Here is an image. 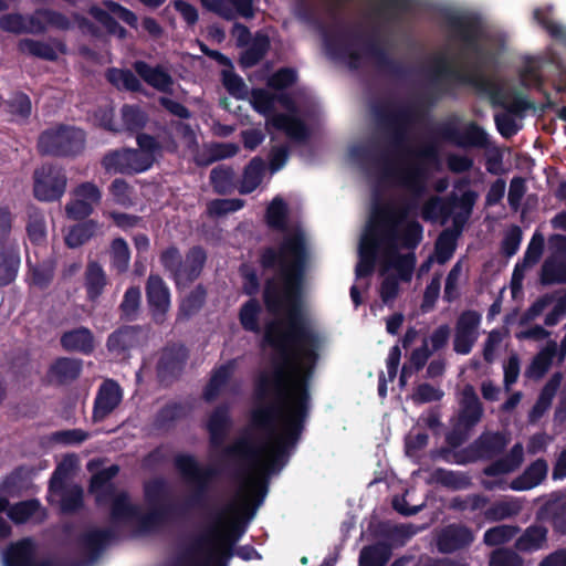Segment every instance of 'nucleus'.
<instances>
[{
	"mask_svg": "<svg viewBox=\"0 0 566 566\" xmlns=\"http://www.w3.org/2000/svg\"><path fill=\"white\" fill-rule=\"evenodd\" d=\"M307 260L305 238H283L277 248L264 247L258 262L264 272L277 276L264 282L262 298L272 315L285 313L264 326L263 342L276 353L272 370L261 371L254 379L253 395L258 402L270 396L274 402L262 403L251 411L254 428L274 433L279 419L282 430L275 437L265 473L280 471L289 452L298 442L311 409L310 381L319 358V335L312 328L303 304V284Z\"/></svg>",
	"mask_w": 566,
	"mask_h": 566,
	"instance_id": "nucleus-1",
	"label": "nucleus"
},
{
	"mask_svg": "<svg viewBox=\"0 0 566 566\" xmlns=\"http://www.w3.org/2000/svg\"><path fill=\"white\" fill-rule=\"evenodd\" d=\"M446 25L451 39L461 43L455 55L459 66L451 65L444 56L434 59V67L430 72V82L439 96L452 95L453 86H470L479 94L490 97L493 106L506 107L505 92L501 84L486 75V71L495 63L494 54L481 44L484 36L482 20L476 14L448 13Z\"/></svg>",
	"mask_w": 566,
	"mask_h": 566,
	"instance_id": "nucleus-2",
	"label": "nucleus"
},
{
	"mask_svg": "<svg viewBox=\"0 0 566 566\" xmlns=\"http://www.w3.org/2000/svg\"><path fill=\"white\" fill-rule=\"evenodd\" d=\"M384 169V176L410 192V197L401 201L399 206H377L373 212V226L384 241H400V245L408 250H415L423 238V227L417 220H408L419 208V200L426 192L427 170L419 164H410L405 168L392 165L387 154L379 157Z\"/></svg>",
	"mask_w": 566,
	"mask_h": 566,
	"instance_id": "nucleus-3",
	"label": "nucleus"
},
{
	"mask_svg": "<svg viewBox=\"0 0 566 566\" xmlns=\"http://www.w3.org/2000/svg\"><path fill=\"white\" fill-rule=\"evenodd\" d=\"M244 485L248 492L241 495L240 502L232 501L217 510L212 514L214 526L207 535L198 538L192 547L193 551L201 552L213 544L208 562L216 566H228L234 544L245 532V523L254 516L266 496L265 479L249 478Z\"/></svg>",
	"mask_w": 566,
	"mask_h": 566,
	"instance_id": "nucleus-4",
	"label": "nucleus"
},
{
	"mask_svg": "<svg viewBox=\"0 0 566 566\" xmlns=\"http://www.w3.org/2000/svg\"><path fill=\"white\" fill-rule=\"evenodd\" d=\"M232 427L230 406L218 405L209 415L206 429L209 433V446L211 449L222 448V458L240 467L238 476L260 467L262 449L249 436L237 438L231 444L223 447V443Z\"/></svg>",
	"mask_w": 566,
	"mask_h": 566,
	"instance_id": "nucleus-5",
	"label": "nucleus"
},
{
	"mask_svg": "<svg viewBox=\"0 0 566 566\" xmlns=\"http://www.w3.org/2000/svg\"><path fill=\"white\" fill-rule=\"evenodd\" d=\"M373 113L378 126L386 134L388 145L394 154L413 155L430 163L438 160V149L433 145H427L417 151H412L407 146L409 127L418 116L413 106L382 102L374 105Z\"/></svg>",
	"mask_w": 566,
	"mask_h": 566,
	"instance_id": "nucleus-6",
	"label": "nucleus"
},
{
	"mask_svg": "<svg viewBox=\"0 0 566 566\" xmlns=\"http://www.w3.org/2000/svg\"><path fill=\"white\" fill-rule=\"evenodd\" d=\"M174 467L186 484L190 486V492L185 499V506L193 510L210 507L212 482L220 475L219 469L213 465H202L190 453L176 454Z\"/></svg>",
	"mask_w": 566,
	"mask_h": 566,
	"instance_id": "nucleus-7",
	"label": "nucleus"
},
{
	"mask_svg": "<svg viewBox=\"0 0 566 566\" xmlns=\"http://www.w3.org/2000/svg\"><path fill=\"white\" fill-rule=\"evenodd\" d=\"M207 261V252L201 245H193L182 258L180 250L170 245L161 251L159 262L177 290L185 289L193 283L202 273Z\"/></svg>",
	"mask_w": 566,
	"mask_h": 566,
	"instance_id": "nucleus-8",
	"label": "nucleus"
},
{
	"mask_svg": "<svg viewBox=\"0 0 566 566\" xmlns=\"http://www.w3.org/2000/svg\"><path fill=\"white\" fill-rule=\"evenodd\" d=\"M462 123V115L450 113L433 126L431 133L434 138L458 148H485L489 144L485 129L474 120L468 122L461 129Z\"/></svg>",
	"mask_w": 566,
	"mask_h": 566,
	"instance_id": "nucleus-9",
	"label": "nucleus"
},
{
	"mask_svg": "<svg viewBox=\"0 0 566 566\" xmlns=\"http://www.w3.org/2000/svg\"><path fill=\"white\" fill-rule=\"evenodd\" d=\"M85 143L86 134L83 129L60 124L40 134L36 148L42 156L73 158L84 150Z\"/></svg>",
	"mask_w": 566,
	"mask_h": 566,
	"instance_id": "nucleus-10",
	"label": "nucleus"
},
{
	"mask_svg": "<svg viewBox=\"0 0 566 566\" xmlns=\"http://www.w3.org/2000/svg\"><path fill=\"white\" fill-rule=\"evenodd\" d=\"M510 438L501 431H484L468 447L452 452V461L459 465L474 463L480 460L490 461L501 455Z\"/></svg>",
	"mask_w": 566,
	"mask_h": 566,
	"instance_id": "nucleus-11",
	"label": "nucleus"
},
{
	"mask_svg": "<svg viewBox=\"0 0 566 566\" xmlns=\"http://www.w3.org/2000/svg\"><path fill=\"white\" fill-rule=\"evenodd\" d=\"M72 467V458L65 459L57 464L49 481V492L60 496V511L64 515L75 514L84 506L82 486L78 484H66Z\"/></svg>",
	"mask_w": 566,
	"mask_h": 566,
	"instance_id": "nucleus-12",
	"label": "nucleus"
},
{
	"mask_svg": "<svg viewBox=\"0 0 566 566\" xmlns=\"http://www.w3.org/2000/svg\"><path fill=\"white\" fill-rule=\"evenodd\" d=\"M144 499L148 507H153L155 512H159L161 521L165 525L181 517L189 510L181 505H176L168 500L170 499V486L165 478H154L144 483Z\"/></svg>",
	"mask_w": 566,
	"mask_h": 566,
	"instance_id": "nucleus-13",
	"label": "nucleus"
},
{
	"mask_svg": "<svg viewBox=\"0 0 566 566\" xmlns=\"http://www.w3.org/2000/svg\"><path fill=\"white\" fill-rule=\"evenodd\" d=\"M231 33L235 38L237 46L244 48L249 45L239 57V64L242 69H251L258 65L270 51L271 41L263 31H256L252 38L247 25L235 22Z\"/></svg>",
	"mask_w": 566,
	"mask_h": 566,
	"instance_id": "nucleus-14",
	"label": "nucleus"
},
{
	"mask_svg": "<svg viewBox=\"0 0 566 566\" xmlns=\"http://www.w3.org/2000/svg\"><path fill=\"white\" fill-rule=\"evenodd\" d=\"M33 195L40 201L53 202L62 198L66 189V174L55 165H42L35 169Z\"/></svg>",
	"mask_w": 566,
	"mask_h": 566,
	"instance_id": "nucleus-15",
	"label": "nucleus"
},
{
	"mask_svg": "<svg viewBox=\"0 0 566 566\" xmlns=\"http://www.w3.org/2000/svg\"><path fill=\"white\" fill-rule=\"evenodd\" d=\"M189 350L182 343H167L160 350L156 364V375L158 381L164 386H169L176 381L182 374Z\"/></svg>",
	"mask_w": 566,
	"mask_h": 566,
	"instance_id": "nucleus-16",
	"label": "nucleus"
},
{
	"mask_svg": "<svg viewBox=\"0 0 566 566\" xmlns=\"http://www.w3.org/2000/svg\"><path fill=\"white\" fill-rule=\"evenodd\" d=\"M102 166L107 172L132 176L150 169L151 161L137 149L122 148L106 153Z\"/></svg>",
	"mask_w": 566,
	"mask_h": 566,
	"instance_id": "nucleus-17",
	"label": "nucleus"
},
{
	"mask_svg": "<svg viewBox=\"0 0 566 566\" xmlns=\"http://www.w3.org/2000/svg\"><path fill=\"white\" fill-rule=\"evenodd\" d=\"M364 52L370 57L376 67L387 75L403 80L410 74L409 67L400 60L394 59L379 41L376 31L364 41Z\"/></svg>",
	"mask_w": 566,
	"mask_h": 566,
	"instance_id": "nucleus-18",
	"label": "nucleus"
},
{
	"mask_svg": "<svg viewBox=\"0 0 566 566\" xmlns=\"http://www.w3.org/2000/svg\"><path fill=\"white\" fill-rule=\"evenodd\" d=\"M146 301L149 314L155 324L161 325L170 310V290L158 274H150L145 285Z\"/></svg>",
	"mask_w": 566,
	"mask_h": 566,
	"instance_id": "nucleus-19",
	"label": "nucleus"
},
{
	"mask_svg": "<svg viewBox=\"0 0 566 566\" xmlns=\"http://www.w3.org/2000/svg\"><path fill=\"white\" fill-rule=\"evenodd\" d=\"M48 27L60 31H69L72 29V22L64 13L49 8L36 9L33 14L25 17L24 33L42 34L48 30Z\"/></svg>",
	"mask_w": 566,
	"mask_h": 566,
	"instance_id": "nucleus-20",
	"label": "nucleus"
},
{
	"mask_svg": "<svg viewBox=\"0 0 566 566\" xmlns=\"http://www.w3.org/2000/svg\"><path fill=\"white\" fill-rule=\"evenodd\" d=\"M160 132L163 133L161 140H158L155 136L147 133L139 132L136 136V143L138 146L137 150L151 161V166L156 160V155H160L163 151L175 154L179 148V145L168 126H161Z\"/></svg>",
	"mask_w": 566,
	"mask_h": 566,
	"instance_id": "nucleus-21",
	"label": "nucleus"
},
{
	"mask_svg": "<svg viewBox=\"0 0 566 566\" xmlns=\"http://www.w3.org/2000/svg\"><path fill=\"white\" fill-rule=\"evenodd\" d=\"M115 538L116 532L113 528L93 527L81 533L76 544L86 555L87 563H94Z\"/></svg>",
	"mask_w": 566,
	"mask_h": 566,
	"instance_id": "nucleus-22",
	"label": "nucleus"
},
{
	"mask_svg": "<svg viewBox=\"0 0 566 566\" xmlns=\"http://www.w3.org/2000/svg\"><path fill=\"white\" fill-rule=\"evenodd\" d=\"M123 392L119 385L113 380H105L98 388L94 399L92 419L94 422L105 420L122 402Z\"/></svg>",
	"mask_w": 566,
	"mask_h": 566,
	"instance_id": "nucleus-23",
	"label": "nucleus"
},
{
	"mask_svg": "<svg viewBox=\"0 0 566 566\" xmlns=\"http://www.w3.org/2000/svg\"><path fill=\"white\" fill-rule=\"evenodd\" d=\"M556 534L566 535V491L553 492L537 512Z\"/></svg>",
	"mask_w": 566,
	"mask_h": 566,
	"instance_id": "nucleus-24",
	"label": "nucleus"
},
{
	"mask_svg": "<svg viewBox=\"0 0 566 566\" xmlns=\"http://www.w3.org/2000/svg\"><path fill=\"white\" fill-rule=\"evenodd\" d=\"M83 361L80 358L57 357L45 373V381L53 386H65L75 381L82 373Z\"/></svg>",
	"mask_w": 566,
	"mask_h": 566,
	"instance_id": "nucleus-25",
	"label": "nucleus"
},
{
	"mask_svg": "<svg viewBox=\"0 0 566 566\" xmlns=\"http://www.w3.org/2000/svg\"><path fill=\"white\" fill-rule=\"evenodd\" d=\"M348 39L359 40L360 35L347 30H339L332 35H326L324 42L326 50L333 57L340 60L347 59L349 61V66L352 69H357L360 63L361 55L357 50L353 49L350 43L347 42Z\"/></svg>",
	"mask_w": 566,
	"mask_h": 566,
	"instance_id": "nucleus-26",
	"label": "nucleus"
},
{
	"mask_svg": "<svg viewBox=\"0 0 566 566\" xmlns=\"http://www.w3.org/2000/svg\"><path fill=\"white\" fill-rule=\"evenodd\" d=\"M474 541L472 531L462 524L447 525L437 537L438 551L442 554H452L469 547Z\"/></svg>",
	"mask_w": 566,
	"mask_h": 566,
	"instance_id": "nucleus-27",
	"label": "nucleus"
},
{
	"mask_svg": "<svg viewBox=\"0 0 566 566\" xmlns=\"http://www.w3.org/2000/svg\"><path fill=\"white\" fill-rule=\"evenodd\" d=\"M140 334V326L123 325L107 336L106 348L114 357L123 358L139 345Z\"/></svg>",
	"mask_w": 566,
	"mask_h": 566,
	"instance_id": "nucleus-28",
	"label": "nucleus"
},
{
	"mask_svg": "<svg viewBox=\"0 0 566 566\" xmlns=\"http://www.w3.org/2000/svg\"><path fill=\"white\" fill-rule=\"evenodd\" d=\"M459 407L457 421L461 422V424L474 428L481 421L484 410L472 385L467 384L463 387Z\"/></svg>",
	"mask_w": 566,
	"mask_h": 566,
	"instance_id": "nucleus-29",
	"label": "nucleus"
},
{
	"mask_svg": "<svg viewBox=\"0 0 566 566\" xmlns=\"http://www.w3.org/2000/svg\"><path fill=\"white\" fill-rule=\"evenodd\" d=\"M60 344L67 353H80L85 356L92 355L96 347L94 334L86 326H78L63 332L60 337Z\"/></svg>",
	"mask_w": 566,
	"mask_h": 566,
	"instance_id": "nucleus-30",
	"label": "nucleus"
},
{
	"mask_svg": "<svg viewBox=\"0 0 566 566\" xmlns=\"http://www.w3.org/2000/svg\"><path fill=\"white\" fill-rule=\"evenodd\" d=\"M51 43L52 44L40 40L24 38L18 42V50L21 53L29 54L44 61L56 62L59 59L57 52L65 54L67 48L63 41L57 39H52Z\"/></svg>",
	"mask_w": 566,
	"mask_h": 566,
	"instance_id": "nucleus-31",
	"label": "nucleus"
},
{
	"mask_svg": "<svg viewBox=\"0 0 566 566\" xmlns=\"http://www.w3.org/2000/svg\"><path fill=\"white\" fill-rule=\"evenodd\" d=\"M21 264L20 247L17 241L0 243V286H8L18 276Z\"/></svg>",
	"mask_w": 566,
	"mask_h": 566,
	"instance_id": "nucleus-32",
	"label": "nucleus"
},
{
	"mask_svg": "<svg viewBox=\"0 0 566 566\" xmlns=\"http://www.w3.org/2000/svg\"><path fill=\"white\" fill-rule=\"evenodd\" d=\"M119 467L112 464L94 473L90 481V492L95 494L97 504H106L114 493L116 488L112 482L113 479L118 474Z\"/></svg>",
	"mask_w": 566,
	"mask_h": 566,
	"instance_id": "nucleus-33",
	"label": "nucleus"
},
{
	"mask_svg": "<svg viewBox=\"0 0 566 566\" xmlns=\"http://www.w3.org/2000/svg\"><path fill=\"white\" fill-rule=\"evenodd\" d=\"M381 241H384V239L376 232V228H370L368 234L361 240L359 247L361 260L355 269L357 277H365L373 273L376 255Z\"/></svg>",
	"mask_w": 566,
	"mask_h": 566,
	"instance_id": "nucleus-34",
	"label": "nucleus"
},
{
	"mask_svg": "<svg viewBox=\"0 0 566 566\" xmlns=\"http://www.w3.org/2000/svg\"><path fill=\"white\" fill-rule=\"evenodd\" d=\"M268 124L276 130L284 132L293 140L305 142L310 137L306 124L295 114L275 113L268 119Z\"/></svg>",
	"mask_w": 566,
	"mask_h": 566,
	"instance_id": "nucleus-35",
	"label": "nucleus"
},
{
	"mask_svg": "<svg viewBox=\"0 0 566 566\" xmlns=\"http://www.w3.org/2000/svg\"><path fill=\"white\" fill-rule=\"evenodd\" d=\"M27 268L29 285H33L39 290L44 291L50 287L54 280L56 260L54 258H46L44 260L32 263L30 258H28Z\"/></svg>",
	"mask_w": 566,
	"mask_h": 566,
	"instance_id": "nucleus-36",
	"label": "nucleus"
},
{
	"mask_svg": "<svg viewBox=\"0 0 566 566\" xmlns=\"http://www.w3.org/2000/svg\"><path fill=\"white\" fill-rule=\"evenodd\" d=\"M388 245L387 256H388V265L395 269L398 273L399 280L402 282H410L412 279L413 270L416 266V255L413 252L407 254H400L398 252V247L400 245V241H385Z\"/></svg>",
	"mask_w": 566,
	"mask_h": 566,
	"instance_id": "nucleus-37",
	"label": "nucleus"
},
{
	"mask_svg": "<svg viewBox=\"0 0 566 566\" xmlns=\"http://www.w3.org/2000/svg\"><path fill=\"white\" fill-rule=\"evenodd\" d=\"M548 465L546 460L537 459L532 462L522 474L513 479L510 489L526 491L539 485L547 476Z\"/></svg>",
	"mask_w": 566,
	"mask_h": 566,
	"instance_id": "nucleus-38",
	"label": "nucleus"
},
{
	"mask_svg": "<svg viewBox=\"0 0 566 566\" xmlns=\"http://www.w3.org/2000/svg\"><path fill=\"white\" fill-rule=\"evenodd\" d=\"M35 558V545L29 537L10 544L3 553L6 566H31Z\"/></svg>",
	"mask_w": 566,
	"mask_h": 566,
	"instance_id": "nucleus-39",
	"label": "nucleus"
},
{
	"mask_svg": "<svg viewBox=\"0 0 566 566\" xmlns=\"http://www.w3.org/2000/svg\"><path fill=\"white\" fill-rule=\"evenodd\" d=\"M563 375L559 371L554 373L547 382L543 386L536 402L530 411L531 421H536L551 408L553 399L560 387Z\"/></svg>",
	"mask_w": 566,
	"mask_h": 566,
	"instance_id": "nucleus-40",
	"label": "nucleus"
},
{
	"mask_svg": "<svg viewBox=\"0 0 566 566\" xmlns=\"http://www.w3.org/2000/svg\"><path fill=\"white\" fill-rule=\"evenodd\" d=\"M135 72L151 87L168 92L172 84V78L168 72L160 66H151L145 61H136L134 63Z\"/></svg>",
	"mask_w": 566,
	"mask_h": 566,
	"instance_id": "nucleus-41",
	"label": "nucleus"
},
{
	"mask_svg": "<svg viewBox=\"0 0 566 566\" xmlns=\"http://www.w3.org/2000/svg\"><path fill=\"white\" fill-rule=\"evenodd\" d=\"M462 231V224L454 219V228L444 229L437 238L434 244L436 260L439 264H444L454 254L457 241Z\"/></svg>",
	"mask_w": 566,
	"mask_h": 566,
	"instance_id": "nucleus-42",
	"label": "nucleus"
},
{
	"mask_svg": "<svg viewBox=\"0 0 566 566\" xmlns=\"http://www.w3.org/2000/svg\"><path fill=\"white\" fill-rule=\"evenodd\" d=\"M207 289L203 284L196 285L184 298H181L177 321L185 322L197 315L207 301Z\"/></svg>",
	"mask_w": 566,
	"mask_h": 566,
	"instance_id": "nucleus-43",
	"label": "nucleus"
},
{
	"mask_svg": "<svg viewBox=\"0 0 566 566\" xmlns=\"http://www.w3.org/2000/svg\"><path fill=\"white\" fill-rule=\"evenodd\" d=\"M523 446L515 443L510 452L483 469V474L486 476H499L515 471L523 462Z\"/></svg>",
	"mask_w": 566,
	"mask_h": 566,
	"instance_id": "nucleus-44",
	"label": "nucleus"
},
{
	"mask_svg": "<svg viewBox=\"0 0 566 566\" xmlns=\"http://www.w3.org/2000/svg\"><path fill=\"white\" fill-rule=\"evenodd\" d=\"M548 530L538 524L527 526L515 541V548L522 553H533L547 544Z\"/></svg>",
	"mask_w": 566,
	"mask_h": 566,
	"instance_id": "nucleus-45",
	"label": "nucleus"
},
{
	"mask_svg": "<svg viewBox=\"0 0 566 566\" xmlns=\"http://www.w3.org/2000/svg\"><path fill=\"white\" fill-rule=\"evenodd\" d=\"M234 371V361L229 360L226 364L214 368L212 375L203 389V398L206 401H213L227 386Z\"/></svg>",
	"mask_w": 566,
	"mask_h": 566,
	"instance_id": "nucleus-46",
	"label": "nucleus"
},
{
	"mask_svg": "<svg viewBox=\"0 0 566 566\" xmlns=\"http://www.w3.org/2000/svg\"><path fill=\"white\" fill-rule=\"evenodd\" d=\"M264 171V160L259 156L253 157L243 169L242 179L238 188L239 192L241 195L253 192L262 182Z\"/></svg>",
	"mask_w": 566,
	"mask_h": 566,
	"instance_id": "nucleus-47",
	"label": "nucleus"
},
{
	"mask_svg": "<svg viewBox=\"0 0 566 566\" xmlns=\"http://www.w3.org/2000/svg\"><path fill=\"white\" fill-rule=\"evenodd\" d=\"M107 503H111V518L114 523L133 521L139 515V507L130 502L127 492H115Z\"/></svg>",
	"mask_w": 566,
	"mask_h": 566,
	"instance_id": "nucleus-48",
	"label": "nucleus"
},
{
	"mask_svg": "<svg viewBox=\"0 0 566 566\" xmlns=\"http://www.w3.org/2000/svg\"><path fill=\"white\" fill-rule=\"evenodd\" d=\"M98 229L99 223L93 219H87L72 226L64 238L66 247L71 249L82 247L96 235Z\"/></svg>",
	"mask_w": 566,
	"mask_h": 566,
	"instance_id": "nucleus-49",
	"label": "nucleus"
},
{
	"mask_svg": "<svg viewBox=\"0 0 566 566\" xmlns=\"http://www.w3.org/2000/svg\"><path fill=\"white\" fill-rule=\"evenodd\" d=\"M392 555L391 545L377 542L364 546L359 553L358 566H386Z\"/></svg>",
	"mask_w": 566,
	"mask_h": 566,
	"instance_id": "nucleus-50",
	"label": "nucleus"
},
{
	"mask_svg": "<svg viewBox=\"0 0 566 566\" xmlns=\"http://www.w3.org/2000/svg\"><path fill=\"white\" fill-rule=\"evenodd\" d=\"M107 284L105 272L97 262H90L85 271V290L87 300L96 302Z\"/></svg>",
	"mask_w": 566,
	"mask_h": 566,
	"instance_id": "nucleus-51",
	"label": "nucleus"
},
{
	"mask_svg": "<svg viewBox=\"0 0 566 566\" xmlns=\"http://www.w3.org/2000/svg\"><path fill=\"white\" fill-rule=\"evenodd\" d=\"M413 0H381L375 12L388 23H399L403 14L411 12Z\"/></svg>",
	"mask_w": 566,
	"mask_h": 566,
	"instance_id": "nucleus-52",
	"label": "nucleus"
},
{
	"mask_svg": "<svg viewBox=\"0 0 566 566\" xmlns=\"http://www.w3.org/2000/svg\"><path fill=\"white\" fill-rule=\"evenodd\" d=\"M454 205L441 197L434 196L428 199L421 208V217L424 221L444 223L452 214Z\"/></svg>",
	"mask_w": 566,
	"mask_h": 566,
	"instance_id": "nucleus-53",
	"label": "nucleus"
},
{
	"mask_svg": "<svg viewBox=\"0 0 566 566\" xmlns=\"http://www.w3.org/2000/svg\"><path fill=\"white\" fill-rule=\"evenodd\" d=\"M261 304L255 297H251L250 300L244 302L239 310V322L242 328L253 334L261 333Z\"/></svg>",
	"mask_w": 566,
	"mask_h": 566,
	"instance_id": "nucleus-54",
	"label": "nucleus"
},
{
	"mask_svg": "<svg viewBox=\"0 0 566 566\" xmlns=\"http://www.w3.org/2000/svg\"><path fill=\"white\" fill-rule=\"evenodd\" d=\"M28 239L33 245H42L46 241V221L44 213L38 208H30L25 226Z\"/></svg>",
	"mask_w": 566,
	"mask_h": 566,
	"instance_id": "nucleus-55",
	"label": "nucleus"
},
{
	"mask_svg": "<svg viewBox=\"0 0 566 566\" xmlns=\"http://www.w3.org/2000/svg\"><path fill=\"white\" fill-rule=\"evenodd\" d=\"M185 415L184 407L178 402L166 403L154 417L153 428L157 431H168Z\"/></svg>",
	"mask_w": 566,
	"mask_h": 566,
	"instance_id": "nucleus-56",
	"label": "nucleus"
},
{
	"mask_svg": "<svg viewBox=\"0 0 566 566\" xmlns=\"http://www.w3.org/2000/svg\"><path fill=\"white\" fill-rule=\"evenodd\" d=\"M210 182L214 192L231 193L235 188V172L230 166L219 165L210 171Z\"/></svg>",
	"mask_w": 566,
	"mask_h": 566,
	"instance_id": "nucleus-57",
	"label": "nucleus"
},
{
	"mask_svg": "<svg viewBox=\"0 0 566 566\" xmlns=\"http://www.w3.org/2000/svg\"><path fill=\"white\" fill-rule=\"evenodd\" d=\"M432 479L438 484L454 491L464 490L471 485L470 476L467 473L443 468H437L432 473Z\"/></svg>",
	"mask_w": 566,
	"mask_h": 566,
	"instance_id": "nucleus-58",
	"label": "nucleus"
},
{
	"mask_svg": "<svg viewBox=\"0 0 566 566\" xmlns=\"http://www.w3.org/2000/svg\"><path fill=\"white\" fill-rule=\"evenodd\" d=\"M473 428L465 427L461 422L455 421L451 431L446 434V443L449 448H441L440 454L446 462H452V450L461 447L470 437V432Z\"/></svg>",
	"mask_w": 566,
	"mask_h": 566,
	"instance_id": "nucleus-59",
	"label": "nucleus"
},
{
	"mask_svg": "<svg viewBox=\"0 0 566 566\" xmlns=\"http://www.w3.org/2000/svg\"><path fill=\"white\" fill-rule=\"evenodd\" d=\"M142 303V292L138 286H129L119 304L120 319L133 322L137 318Z\"/></svg>",
	"mask_w": 566,
	"mask_h": 566,
	"instance_id": "nucleus-60",
	"label": "nucleus"
},
{
	"mask_svg": "<svg viewBox=\"0 0 566 566\" xmlns=\"http://www.w3.org/2000/svg\"><path fill=\"white\" fill-rule=\"evenodd\" d=\"M289 208L286 202L280 198H274L265 212V220L270 228L275 230H285L287 223Z\"/></svg>",
	"mask_w": 566,
	"mask_h": 566,
	"instance_id": "nucleus-61",
	"label": "nucleus"
},
{
	"mask_svg": "<svg viewBox=\"0 0 566 566\" xmlns=\"http://www.w3.org/2000/svg\"><path fill=\"white\" fill-rule=\"evenodd\" d=\"M541 283L543 285L566 283V261L546 259L541 269Z\"/></svg>",
	"mask_w": 566,
	"mask_h": 566,
	"instance_id": "nucleus-62",
	"label": "nucleus"
},
{
	"mask_svg": "<svg viewBox=\"0 0 566 566\" xmlns=\"http://www.w3.org/2000/svg\"><path fill=\"white\" fill-rule=\"evenodd\" d=\"M88 13L105 28L108 34L115 35L120 40L127 38V30L108 11L94 4L90 7Z\"/></svg>",
	"mask_w": 566,
	"mask_h": 566,
	"instance_id": "nucleus-63",
	"label": "nucleus"
},
{
	"mask_svg": "<svg viewBox=\"0 0 566 566\" xmlns=\"http://www.w3.org/2000/svg\"><path fill=\"white\" fill-rule=\"evenodd\" d=\"M122 119L126 130L139 133L148 122V115L138 105L125 104L122 107Z\"/></svg>",
	"mask_w": 566,
	"mask_h": 566,
	"instance_id": "nucleus-64",
	"label": "nucleus"
}]
</instances>
